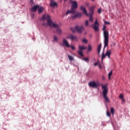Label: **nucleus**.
<instances>
[{
  "mask_svg": "<svg viewBox=\"0 0 130 130\" xmlns=\"http://www.w3.org/2000/svg\"><path fill=\"white\" fill-rule=\"evenodd\" d=\"M42 21H43L42 25L44 27H47L49 26L50 27H53L54 28H56V33L58 35H61L62 34V30L59 28V26L56 23H53L52 20L50 19V16L48 14H44L41 18Z\"/></svg>",
  "mask_w": 130,
  "mask_h": 130,
  "instance_id": "nucleus-1",
  "label": "nucleus"
},
{
  "mask_svg": "<svg viewBox=\"0 0 130 130\" xmlns=\"http://www.w3.org/2000/svg\"><path fill=\"white\" fill-rule=\"evenodd\" d=\"M77 9L78 3L76 1H73L72 2L71 9L67 11L66 13V16H68L69 14H76Z\"/></svg>",
  "mask_w": 130,
  "mask_h": 130,
  "instance_id": "nucleus-2",
  "label": "nucleus"
},
{
  "mask_svg": "<svg viewBox=\"0 0 130 130\" xmlns=\"http://www.w3.org/2000/svg\"><path fill=\"white\" fill-rule=\"evenodd\" d=\"M106 29V26L104 25L103 28V31H104V48L108 46V43L109 42V34L108 31L105 30Z\"/></svg>",
  "mask_w": 130,
  "mask_h": 130,
  "instance_id": "nucleus-3",
  "label": "nucleus"
},
{
  "mask_svg": "<svg viewBox=\"0 0 130 130\" xmlns=\"http://www.w3.org/2000/svg\"><path fill=\"white\" fill-rule=\"evenodd\" d=\"M102 89H103V96L105 99V102H107L109 103L110 102V100H109V98L107 96V94H108V88L105 85H102Z\"/></svg>",
  "mask_w": 130,
  "mask_h": 130,
  "instance_id": "nucleus-4",
  "label": "nucleus"
},
{
  "mask_svg": "<svg viewBox=\"0 0 130 130\" xmlns=\"http://www.w3.org/2000/svg\"><path fill=\"white\" fill-rule=\"evenodd\" d=\"M70 29L73 33L78 32L79 34H82L83 31H85V27L83 26L76 25L75 27H71Z\"/></svg>",
  "mask_w": 130,
  "mask_h": 130,
  "instance_id": "nucleus-5",
  "label": "nucleus"
},
{
  "mask_svg": "<svg viewBox=\"0 0 130 130\" xmlns=\"http://www.w3.org/2000/svg\"><path fill=\"white\" fill-rule=\"evenodd\" d=\"M90 27H91L92 29H94L95 32L99 31V22H98L97 18H95V22L93 24L90 25Z\"/></svg>",
  "mask_w": 130,
  "mask_h": 130,
  "instance_id": "nucleus-6",
  "label": "nucleus"
},
{
  "mask_svg": "<svg viewBox=\"0 0 130 130\" xmlns=\"http://www.w3.org/2000/svg\"><path fill=\"white\" fill-rule=\"evenodd\" d=\"M78 48L79 51H78V54L80 55V56H84V54H83V50H86L87 49V47L84 46H79Z\"/></svg>",
  "mask_w": 130,
  "mask_h": 130,
  "instance_id": "nucleus-7",
  "label": "nucleus"
},
{
  "mask_svg": "<svg viewBox=\"0 0 130 130\" xmlns=\"http://www.w3.org/2000/svg\"><path fill=\"white\" fill-rule=\"evenodd\" d=\"M88 85L89 87H91L92 88H97L100 86L99 83H96L95 81L90 82L88 83Z\"/></svg>",
  "mask_w": 130,
  "mask_h": 130,
  "instance_id": "nucleus-8",
  "label": "nucleus"
},
{
  "mask_svg": "<svg viewBox=\"0 0 130 130\" xmlns=\"http://www.w3.org/2000/svg\"><path fill=\"white\" fill-rule=\"evenodd\" d=\"M68 39H71L72 41L75 40V41H78V39L76 37V36H74L73 35H70L69 36H67L66 37Z\"/></svg>",
  "mask_w": 130,
  "mask_h": 130,
  "instance_id": "nucleus-9",
  "label": "nucleus"
},
{
  "mask_svg": "<svg viewBox=\"0 0 130 130\" xmlns=\"http://www.w3.org/2000/svg\"><path fill=\"white\" fill-rule=\"evenodd\" d=\"M50 6L52 8H55V7H57V3L54 2V0H50Z\"/></svg>",
  "mask_w": 130,
  "mask_h": 130,
  "instance_id": "nucleus-10",
  "label": "nucleus"
},
{
  "mask_svg": "<svg viewBox=\"0 0 130 130\" xmlns=\"http://www.w3.org/2000/svg\"><path fill=\"white\" fill-rule=\"evenodd\" d=\"M63 44L64 46H66V47H68V48H70L71 47V46L69 44V42L66 39H63L62 40Z\"/></svg>",
  "mask_w": 130,
  "mask_h": 130,
  "instance_id": "nucleus-11",
  "label": "nucleus"
},
{
  "mask_svg": "<svg viewBox=\"0 0 130 130\" xmlns=\"http://www.w3.org/2000/svg\"><path fill=\"white\" fill-rule=\"evenodd\" d=\"M80 10L81 11H83V14H86V16H89V14H88V13L87 12V10H86V8H85V7L84 6H81L80 7Z\"/></svg>",
  "mask_w": 130,
  "mask_h": 130,
  "instance_id": "nucleus-12",
  "label": "nucleus"
},
{
  "mask_svg": "<svg viewBox=\"0 0 130 130\" xmlns=\"http://www.w3.org/2000/svg\"><path fill=\"white\" fill-rule=\"evenodd\" d=\"M82 15L83 14H82V13L80 12V13L76 14L75 15H73L72 16V18H73V19H75V18H80V17H82Z\"/></svg>",
  "mask_w": 130,
  "mask_h": 130,
  "instance_id": "nucleus-13",
  "label": "nucleus"
},
{
  "mask_svg": "<svg viewBox=\"0 0 130 130\" xmlns=\"http://www.w3.org/2000/svg\"><path fill=\"white\" fill-rule=\"evenodd\" d=\"M111 53H112V50H108L106 52V55L108 57V58H110V55H111Z\"/></svg>",
  "mask_w": 130,
  "mask_h": 130,
  "instance_id": "nucleus-14",
  "label": "nucleus"
},
{
  "mask_svg": "<svg viewBox=\"0 0 130 130\" xmlns=\"http://www.w3.org/2000/svg\"><path fill=\"white\" fill-rule=\"evenodd\" d=\"M39 8V5H36L31 8V12H36L37 9Z\"/></svg>",
  "mask_w": 130,
  "mask_h": 130,
  "instance_id": "nucleus-15",
  "label": "nucleus"
},
{
  "mask_svg": "<svg viewBox=\"0 0 130 130\" xmlns=\"http://www.w3.org/2000/svg\"><path fill=\"white\" fill-rule=\"evenodd\" d=\"M44 10V8H43V7H39H39L38 8V11L39 14H41L42 13V12H43Z\"/></svg>",
  "mask_w": 130,
  "mask_h": 130,
  "instance_id": "nucleus-16",
  "label": "nucleus"
},
{
  "mask_svg": "<svg viewBox=\"0 0 130 130\" xmlns=\"http://www.w3.org/2000/svg\"><path fill=\"white\" fill-rule=\"evenodd\" d=\"M89 10H90V12L89 15H93V14H94V7H90Z\"/></svg>",
  "mask_w": 130,
  "mask_h": 130,
  "instance_id": "nucleus-17",
  "label": "nucleus"
},
{
  "mask_svg": "<svg viewBox=\"0 0 130 130\" xmlns=\"http://www.w3.org/2000/svg\"><path fill=\"white\" fill-rule=\"evenodd\" d=\"M104 50H105V48H104ZM106 56H107L106 55V54H105L104 52H103V55H102V62H103V59L104 58H105V57H106Z\"/></svg>",
  "mask_w": 130,
  "mask_h": 130,
  "instance_id": "nucleus-18",
  "label": "nucleus"
},
{
  "mask_svg": "<svg viewBox=\"0 0 130 130\" xmlns=\"http://www.w3.org/2000/svg\"><path fill=\"white\" fill-rule=\"evenodd\" d=\"M101 47H102V45L101 44L98 46V52L99 54H100V52L101 51Z\"/></svg>",
  "mask_w": 130,
  "mask_h": 130,
  "instance_id": "nucleus-19",
  "label": "nucleus"
},
{
  "mask_svg": "<svg viewBox=\"0 0 130 130\" xmlns=\"http://www.w3.org/2000/svg\"><path fill=\"white\" fill-rule=\"evenodd\" d=\"M68 58H69V60L70 61H73V60H75V58H74V57H73L70 55H68Z\"/></svg>",
  "mask_w": 130,
  "mask_h": 130,
  "instance_id": "nucleus-20",
  "label": "nucleus"
},
{
  "mask_svg": "<svg viewBox=\"0 0 130 130\" xmlns=\"http://www.w3.org/2000/svg\"><path fill=\"white\" fill-rule=\"evenodd\" d=\"M89 21L90 22H93L94 21V17H93V15H92V14H90L89 15Z\"/></svg>",
  "mask_w": 130,
  "mask_h": 130,
  "instance_id": "nucleus-21",
  "label": "nucleus"
},
{
  "mask_svg": "<svg viewBox=\"0 0 130 130\" xmlns=\"http://www.w3.org/2000/svg\"><path fill=\"white\" fill-rule=\"evenodd\" d=\"M111 76H112V70L108 74V79L109 80H111Z\"/></svg>",
  "mask_w": 130,
  "mask_h": 130,
  "instance_id": "nucleus-22",
  "label": "nucleus"
},
{
  "mask_svg": "<svg viewBox=\"0 0 130 130\" xmlns=\"http://www.w3.org/2000/svg\"><path fill=\"white\" fill-rule=\"evenodd\" d=\"M88 51H92V46L91 45H88L87 47Z\"/></svg>",
  "mask_w": 130,
  "mask_h": 130,
  "instance_id": "nucleus-23",
  "label": "nucleus"
},
{
  "mask_svg": "<svg viewBox=\"0 0 130 130\" xmlns=\"http://www.w3.org/2000/svg\"><path fill=\"white\" fill-rule=\"evenodd\" d=\"M85 27H89L90 25H89V20H86L85 22Z\"/></svg>",
  "mask_w": 130,
  "mask_h": 130,
  "instance_id": "nucleus-24",
  "label": "nucleus"
},
{
  "mask_svg": "<svg viewBox=\"0 0 130 130\" xmlns=\"http://www.w3.org/2000/svg\"><path fill=\"white\" fill-rule=\"evenodd\" d=\"M57 40H58L57 37H56V36H54L53 37L54 42H57Z\"/></svg>",
  "mask_w": 130,
  "mask_h": 130,
  "instance_id": "nucleus-25",
  "label": "nucleus"
},
{
  "mask_svg": "<svg viewBox=\"0 0 130 130\" xmlns=\"http://www.w3.org/2000/svg\"><path fill=\"white\" fill-rule=\"evenodd\" d=\"M82 42L84 43H88V40L86 39L85 38L82 39Z\"/></svg>",
  "mask_w": 130,
  "mask_h": 130,
  "instance_id": "nucleus-26",
  "label": "nucleus"
},
{
  "mask_svg": "<svg viewBox=\"0 0 130 130\" xmlns=\"http://www.w3.org/2000/svg\"><path fill=\"white\" fill-rule=\"evenodd\" d=\"M111 112L112 114H114V109L113 108H111Z\"/></svg>",
  "mask_w": 130,
  "mask_h": 130,
  "instance_id": "nucleus-27",
  "label": "nucleus"
},
{
  "mask_svg": "<svg viewBox=\"0 0 130 130\" xmlns=\"http://www.w3.org/2000/svg\"><path fill=\"white\" fill-rule=\"evenodd\" d=\"M71 47L73 50H76V47H75V46L72 45L71 46Z\"/></svg>",
  "mask_w": 130,
  "mask_h": 130,
  "instance_id": "nucleus-28",
  "label": "nucleus"
},
{
  "mask_svg": "<svg viewBox=\"0 0 130 130\" xmlns=\"http://www.w3.org/2000/svg\"><path fill=\"white\" fill-rule=\"evenodd\" d=\"M119 98L120 99H123L124 98L123 95H122V94H120L119 95Z\"/></svg>",
  "mask_w": 130,
  "mask_h": 130,
  "instance_id": "nucleus-29",
  "label": "nucleus"
},
{
  "mask_svg": "<svg viewBox=\"0 0 130 130\" xmlns=\"http://www.w3.org/2000/svg\"><path fill=\"white\" fill-rule=\"evenodd\" d=\"M107 115L108 116H109V117H110L111 114H110V112H109V111H107Z\"/></svg>",
  "mask_w": 130,
  "mask_h": 130,
  "instance_id": "nucleus-30",
  "label": "nucleus"
},
{
  "mask_svg": "<svg viewBox=\"0 0 130 130\" xmlns=\"http://www.w3.org/2000/svg\"><path fill=\"white\" fill-rule=\"evenodd\" d=\"M98 64H99V61L94 63V67H97V66H98Z\"/></svg>",
  "mask_w": 130,
  "mask_h": 130,
  "instance_id": "nucleus-31",
  "label": "nucleus"
},
{
  "mask_svg": "<svg viewBox=\"0 0 130 130\" xmlns=\"http://www.w3.org/2000/svg\"><path fill=\"white\" fill-rule=\"evenodd\" d=\"M84 60H85V61H86L87 62H88V61H89V58H84Z\"/></svg>",
  "mask_w": 130,
  "mask_h": 130,
  "instance_id": "nucleus-32",
  "label": "nucleus"
},
{
  "mask_svg": "<svg viewBox=\"0 0 130 130\" xmlns=\"http://www.w3.org/2000/svg\"><path fill=\"white\" fill-rule=\"evenodd\" d=\"M101 12H102V10H101V8H100V9L98 10V13H99V14H101Z\"/></svg>",
  "mask_w": 130,
  "mask_h": 130,
  "instance_id": "nucleus-33",
  "label": "nucleus"
},
{
  "mask_svg": "<svg viewBox=\"0 0 130 130\" xmlns=\"http://www.w3.org/2000/svg\"><path fill=\"white\" fill-rule=\"evenodd\" d=\"M105 24H108V25H110V22L108 21H105Z\"/></svg>",
  "mask_w": 130,
  "mask_h": 130,
  "instance_id": "nucleus-34",
  "label": "nucleus"
},
{
  "mask_svg": "<svg viewBox=\"0 0 130 130\" xmlns=\"http://www.w3.org/2000/svg\"><path fill=\"white\" fill-rule=\"evenodd\" d=\"M99 68H100V69H102V66H101V64L99 63Z\"/></svg>",
  "mask_w": 130,
  "mask_h": 130,
  "instance_id": "nucleus-35",
  "label": "nucleus"
},
{
  "mask_svg": "<svg viewBox=\"0 0 130 130\" xmlns=\"http://www.w3.org/2000/svg\"><path fill=\"white\" fill-rule=\"evenodd\" d=\"M102 79L103 80H105V76H103L102 77Z\"/></svg>",
  "mask_w": 130,
  "mask_h": 130,
  "instance_id": "nucleus-36",
  "label": "nucleus"
},
{
  "mask_svg": "<svg viewBox=\"0 0 130 130\" xmlns=\"http://www.w3.org/2000/svg\"><path fill=\"white\" fill-rule=\"evenodd\" d=\"M31 16H32V18H34V14H31Z\"/></svg>",
  "mask_w": 130,
  "mask_h": 130,
  "instance_id": "nucleus-37",
  "label": "nucleus"
},
{
  "mask_svg": "<svg viewBox=\"0 0 130 130\" xmlns=\"http://www.w3.org/2000/svg\"><path fill=\"white\" fill-rule=\"evenodd\" d=\"M122 101L123 102H125V100H124V99H122Z\"/></svg>",
  "mask_w": 130,
  "mask_h": 130,
  "instance_id": "nucleus-38",
  "label": "nucleus"
},
{
  "mask_svg": "<svg viewBox=\"0 0 130 130\" xmlns=\"http://www.w3.org/2000/svg\"><path fill=\"white\" fill-rule=\"evenodd\" d=\"M30 3H33V0H30Z\"/></svg>",
  "mask_w": 130,
  "mask_h": 130,
  "instance_id": "nucleus-39",
  "label": "nucleus"
},
{
  "mask_svg": "<svg viewBox=\"0 0 130 130\" xmlns=\"http://www.w3.org/2000/svg\"><path fill=\"white\" fill-rule=\"evenodd\" d=\"M92 2H94V0H91Z\"/></svg>",
  "mask_w": 130,
  "mask_h": 130,
  "instance_id": "nucleus-40",
  "label": "nucleus"
}]
</instances>
